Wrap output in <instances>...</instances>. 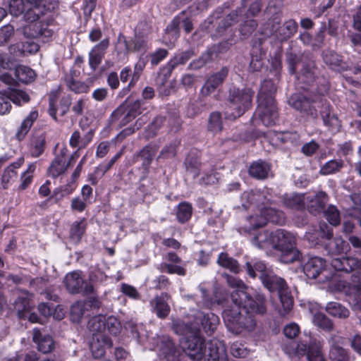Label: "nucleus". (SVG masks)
Masks as SVG:
<instances>
[{"instance_id":"obj_14","label":"nucleus","mask_w":361,"mask_h":361,"mask_svg":"<svg viewBox=\"0 0 361 361\" xmlns=\"http://www.w3.org/2000/svg\"><path fill=\"white\" fill-rule=\"evenodd\" d=\"M227 357L224 343L217 339L210 340L204 348V361H224Z\"/></svg>"},{"instance_id":"obj_23","label":"nucleus","mask_w":361,"mask_h":361,"mask_svg":"<svg viewBox=\"0 0 361 361\" xmlns=\"http://www.w3.org/2000/svg\"><path fill=\"white\" fill-rule=\"evenodd\" d=\"M170 295L166 293H162L157 295L150 301V305L153 312L160 319H165L170 313L171 308L167 301Z\"/></svg>"},{"instance_id":"obj_31","label":"nucleus","mask_w":361,"mask_h":361,"mask_svg":"<svg viewBox=\"0 0 361 361\" xmlns=\"http://www.w3.org/2000/svg\"><path fill=\"white\" fill-rule=\"evenodd\" d=\"M286 56L289 66L290 73L295 74L296 66L301 61L302 54L299 48L293 42H290V45L286 51Z\"/></svg>"},{"instance_id":"obj_21","label":"nucleus","mask_w":361,"mask_h":361,"mask_svg":"<svg viewBox=\"0 0 361 361\" xmlns=\"http://www.w3.org/2000/svg\"><path fill=\"white\" fill-rule=\"evenodd\" d=\"M275 25L274 30H271V25L269 27V32L275 35L281 42H284L295 35L298 30L297 23L292 19L286 21L282 25Z\"/></svg>"},{"instance_id":"obj_3","label":"nucleus","mask_w":361,"mask_h":361,"mask_svg":"<svg viewBox=\"0 0 361 361\" xmlns=\"http://www.w3.org/2000/svg\"><path fill=\"white\" fill-rule=\"evenodd\" d=\"M228 285L235 290L231 293V300L234 305H241L252 313L263 315L267 312V300L265 296L259 293L250 297L246 292L247 286L244 282L227 274L224 275Z\"/></svg>"},{"instance_id":"obj_25","label":"nucleus","mask_w":361,"mask_h":361,"mask_svg":"<svg viewBox=\"0 0 361 361\" xmlns=\"http://www.w3.org/2000/svg\"><path fill=\"white\" fill-rule=\"evenodd\" d=\"M282 0H270L268 6L265 9L269 18L268 20L267 26L271 25V30H274L275 25H279L282 17Z\"/></svg>"},{"instance_id":"obj_6","label":"nucleus","mask_w":361,"mask_h":361,"mask_svg":"<svg viewBox=\"0 0 361 361\" xmlns=\"http://www.w3.org/2000/svg\"><path fill=\"white\" fill-rule=\"evenodd\" d=\"M296 238L290 232L277 229L274 232V249L281 252L280 259L283 263H293L300 259L301 253L295 247Z\"/></svg>"},{"instance_id":"obj_18","label":"nucleus","mask_w":361,"mask_h":361,"mask_svg":"<svg viewBox=\"0 0 361 361\" xmlns=\"http://www.w3.org/2000/svg\"><path fill=\"white\" fill-rule=\"evenodd\" d=\"M331 267L336 271L350 272L358 270L361 272V260L356 257H334L331 261Z\"/></svg>"},{"instance_id":"obj_51","label":"nucleus","mask_w":361,"mask_h":361,"mask_svg":"<svg viewBox=\"0 0 361 361\" xmlns=\"http://www.w3.org/2000/svg\"><path fill=\"white\" fill-rule=\"evenodd\" d=\"M172 327L175 333L179 335H183L184 337L191 335L192 331L199 330V327L195 326L194 324L188 325L179 320L173 322Z\"/></svg>"},{"instance_id":"obj_34","label":"nucleus","mask_w":361,"mask_h":361,"mask_svg":"<svg viewBox=\"0 0 361 361\" xmlns=\"http://www.w3.org/2000/svg\"><path fill=\"white\" fill-rule=\"evenodd\" d=\"M274 232L263 231L256 234L252 239V243L256 247L261 249L274 248L272 239Z\"/></svg>"},{"instance_id":"obj_59","label":"nucleus","mask_w":361,"mask_h":361,"mask_svg":"<svg viewBox=\"0 0 361 361\" xmlns=\"http://www.w3.org/2000/svg\"><path fill=\"white\" fill-rule=\"evenodd\" d=\"M324 214L326 220L331 225L337 226L339 224L341 221L340 213L336 207L330 205L326 210L324 211Z\"/></svg>"},{"instance_id":"obj_45","label":"nucleus","mask_w":361,"mask_h":361,"mask_svg":"<svg viewBox=\"0 0 361 361\" xmlns=\"http://www.w3.org/2000/svg\"><path fill=\"white\" fill-rule=\"evenodd\" d=\"M15 75L23 83L31 82L36 77L35 72L32 69L23 65H19L16 68Z\"/></svg>"},{"instance_id":"obj_44","label":"nucleus","mask_w":361,"mask_h":361,"mask_svg":"<svg viewBox=\"0 0 361 361\" xmlns=\"http://www.w3.org/2000/svg\"><path fill=\"white\" fill-rule=\"evenodd\" d=\"M308 198L305 195H292L284 197L283 204L291 209H302L305 207L306 200Z\"/></svg>"},{"instance_id":"obj_15","label":"nucleus","mask_w":361,"mask_h":361,"mask_svg":"<svg viewBox=\"0 0 361 361\" xmlns=\"http://www.w3.org/2000/svg\"><path fill=\"white\" fill-rule=\"evenodd\" d=\"M270 190L264 188L262 190H247L245 191L241 196L242 206L244 209H247L251 206H255L257 209L259 208V204L264 200H267V196L269 195Z\"/></svg>"},{"instance_id":"obj_56","label":"nucleus","mask_w":361,"mask_h":361,"mask_svg":"<svg viewBox=\"0 0 361 361\" xmlns=\"http://www.w3.org/2000/svg\"><path fill=\"white\" fill-rule=\"evenodd\" d=\"M209 130L213 133H218L222 130V119L219 112H212L209 118Z\"/></svg>"},{"instance_id":"obj_32","label":"nucleus","mask_w":361,"mask_h":361,"mask_svg":"<svg viewBox=\"0 0 361 361\" xmlns=\"http://www.w3.org/2000/svg\"><path fill=\"white\" fill-rule=\"evenodd\" d=\"M45 145V134L42 132L35 133L30 141L32 155L35 157L40 156L44 150Z\"/></svg>"},{"instance_id":"obj_1","label":"nucleus","mask_w":361,"mask_h":361,"mask_svg":"<svg viewBox=\"0 0 361 361\" xmlns=\"http://www.w3.org/2000/svg\"><path fill=\"white\" fill-rule=\"evenodd\" d=\"M56 6V0H11L9 12L13 16H22L25 21L30 23L23 27L25 37L48 41L52 37L53 31L47 24L37 21L54 10Z\"/></svg>"},{"instance_id":"obj_54","label":"nucleus","mask_w":361,"mask_h":361,"mask_svg":"<svg viewBox=\"0 0 361 361\" xmlns=\"http://www.w3.org/2000/svg\"><path fill=\"white\" fill-rule=\"evenodd\" d=\"M86 303L82 301L75 302L71 308V317L74 322H79L86 311Z\"/></svg>"},{"instance_id":"obj_60","label":"nucleus","mask_w":361,"mask_h":361,"mask_svg":"<svg viewBox=\"0 0 361 361\" xmlns=\"http://www.w3.org/2000/svg\"><path fill=\"white\" fill-rule=\"evenodd\" d=\"M35 170L34 164L29 165L27 169L22 174L20 180L21 183L19 185V189L21 190H25L32 180V175Z\"/></svg>"},{"instance_id":"obj_24","label":"nucleus","mask_w":361,"mask_h":361,"mask_svg":"<svg viewBox=\"0 0 361 361\" xmlns=\"http://www.w3.org/2000/svg\"><path fill=\"white\" fill-rule=\"evenodd\" d=\"M331 284L336 291L343 292L346 295L353 297L355 305L361 309V287L357 288L355 286H351L348 282L343 280L332 281Z\"/></svg>"},{"instance_id":"obj_41","label":"nucleus","mask_w":361,"mask_h":361,"mask_svg":"<svg viewBox=\"0 0 361 361\" xmlns=\"http://www.w3.org/2000/svg\"><path fill=\"white\" fill-rule=\"evenodd\" d=\"M324 63L331 69L339 71L343 68L341 57L331 50H326L323 53Z\"/></svg>"},{"instance_id":"obj_22","label":"nucleus","mask_w":361,"mask_h":361,"mask_svg":"<svg viewBox=\"0 0 361 361\" xmlns=\"http://www.w3.org/2000/svg\"><path fill=\"white\" fill-rule=\"evenodd\" d=\"M109 46V39L106 37L94 45L90 50L89 53V65L93 71H95L102 63Z\"/></svg>"},{"instance_id":"obj_42","label":"nucleus","mask_w":361,"mask_h":361,"mask_svg":"<svg viewBox=\"0 0 361 361\" xmlns=\"http://www.w3.org/2000/svg\"><path fill=\"white\" fill-rule=\"evenodd\" d=\"M326 311L331 316L339 319H345L350 314L349 310L345 307L336 302L327 303Z\"/></svg>"},{"instance_id":"obj_61","label":"nucleus","mask_w":361,"mask_h":361,"mask_svg":"<svg viewBox=\"0 0 361 361\" xmlns=\"http://www.w3.org/2000/svg\"><path fill=\"white\" fill-rule=\"evenodd\" d=\"M67 85L70 90L77 93H87L90 90V87L85 82L74 80L67 81Z\"/></svg>"},{"instance_id":"obj_43","label":"nucleus","mask_w":361,"mask_h":361,"mask_svg":"<svg viewBox=\"0 0 361 361\" xmlns=\"http://www.w3.org/2000/svg\"><path fill=\"white\" fill-rule=\"evenodd\" d=\"M37 113L36 111H32L23 121L16 134V137L19 141L25 138L30 128L32 127L33 122L37 119Z\"/></svg>"},{"instance_id":"obj_58","label":"nucleus","mask_w":361,"mask_h":361,"mask_svg":"<svg viewBox=\"0 0 361 361\" xmlns=\"http://www.w3.org/2000/svg\"><path fill=\"white\" fill-rule=\"evenodd\" d=\"M9 98L11 102L18 105H21L22 103H27L30 100L29 95L24 91L16 90L8 91Z\"/></svg>"},{"instance_id":"obj_37","label":"nucleus","mask_w":361,"mask_h":361,"mask_svg":"<svg viewBox=\"0 0 361 361\" xmlns=\"http://www.w3.org/2000/svg\"><path fill=\"white\" fill-rule=\"evenodd\" d=\"M321 116L324 125L327 126L330 130L333 132L339 130L341 126V121L335 114L330 111L329 106H326L325 110L321 112Z\"/></svg>"},{"instance_id":"obj_28","label":"nucleus","mask_w":361,"mask_h":361,"mask_svg":"<svg viewBox=\"0 0 361 361\" xmlns=\"http://www.w3.org/2000/svg\"><path fill=\"white\" fill-rule=\"evenodd\" d=\"M158 147L156 145H147L143 147L137 154L136 159H140L142 161V167L143 169V178H145L148 173L149 168L152 161V159L157 153Z\"/></svg>"},{"instance_id":"obj_27","label":"nucleus","mask_w":361,"mask_h":361,"mask_svg":"<svg viewBox=\"0 0 361 361\" xmlns=\"http://www.w3.org/2000/svg\"><path fill=\"white\" fill-rule=\"evenodd\" d=\"M32 340L37 344V349L42 353H49L54 348V342L49 335H42L38 329H33Z\"/></svg>"},{"instance_id":"obj_38","label":"nucleus","mask_w":361,"mask_h":361,"mask_svg":"<svg viewBox=\"0 0 361 361\" xmlns=\"http://www.w3.org/2000/svg\"><path fill=\"white\" fill-rule=\"evenodd\" d=\"M216 262L220 267L227 269L235 274H238L240 271L237 260L230 257L226 252L219 254Z\"/></svg>"},{"instance_id":"obj_10","label":"nucleus","mask_w":361,"mask_h":361,"mask_svg":"<svg viewBox=\"0 0 361 361\" xmlns=\"http://www.w3.org/2000/svg\"><path fill=\"white\" fill-rule=\"evenodd\" d=\"M64 283L67 290L71 294L82 293L87 295L94 293V287L87 283L78 271H73L66 274Z\"/></svg>"},{"instance_id":"obj_63","label":"nucleus","mask_w":361,"mask_h":361,"mask_svg":"<svg viewBox=\"0 0 361 361\" xmlns=\"http://www.w3.org/2000/svg\"><path fill=\"white\" fill-rule=\"evenodd\" d=\"M0 94L2 95H0V114L4 115L7 113H9L11 109V99L9 98V94L8 93V91H4V92L2 94L1 92H0Z\"/></svg>"},{"instance_id":"obj_55","label":"nucleus","mask_w":361,"mask_h":361,"mask_svg":"<svg viewBox=\"0 0 361 361\" xmlns=\"http://www.w3.org/2000/svg\"><path fill=\"white\" fill-rule=\"evenodd\" d=\"M15 35V28L11 24L0 27V46L7 44Z\"/></svg>"},{"instance_id":"obj_53","label":"nucleus","mask_w":361,"mask_h":361,"mask_svg":"<svg viewBox=\"0 0 361 361\" xmlns=\"http://www.w3.org/2000/svg\"><path fill=\"white\" fill-rule=\"evenodd\" d=\"M312 321L315 326L324 331H330L334 328V324L331 320L323 313H316L313 317Z\"/></svg>"},{"instance_id":"obj_20","label":"nucleus","mask_w":361,"mask_h":361,"mask_svg":"<svg viewBox=\"0 0 361 361\" xmlns=\"http://www.w3.org/2000/svg\"><path fill=\"white\" fill-rule=\"evenodd\" d=\"M90 345L93 356L100 358L104 355L106 348L112 346V342L106 334H97L92 336Z\"/></svg>"},{"instance_id":"obj_26","label":"nucleus","mask_w":361,"mask_h":361,"mask_svg":"<svg viewBox=\"0 0 361 361\" xmlns=\"http://www.w3.org/2000/svg\"><path fill=\"white\" fill-rule=\"evenodd\" d=\"M219 324V317L214 314L198 312L195 316V320L194 325L199 327L200 330V326L205 332L214 331Z\"/></svg>"},{"instance_id":"obj_30","label":"nucleus","mask_w":361,"mask_h":361,"mask_svg":"<svg viewBox=\"0 0 361 361\" xmlns=\"http://www.w3.org/2000/svg\"><path fill=\"white\" fill-rule=\"evenodd\" d=\"M271 168L269 164L264 161L258 160L251 164L249 167V175L258 180H264L268 178Z\"/></svg>"},{"instance_id":"obj_57","label":"nucleus","mask_w":361,"mask_h":361,"mask_svg":"<svg viewBox=\"0 0 361 361\" xmlns=\"http://www.w3.org/2000/svg\"><path fill=\"white\" fill-rule=\"evenodd\" d=\"M85 230V224L81 221L73 224L70 231V238L75 243H78Z\"/></svg>"},{"instance_id":"obj_29","label":"nucleus","mask_w":361,"mask_h":361,"mask_svg":"<svg viewBox=\"0 0 361 361\" xmlns=\"http://www.w3.org/2000/svg\"><path fill=\"white\" fill-rule=\"evenodd\" d=\"M324 248L329 255L334 256L347 252L350 247L342 238L336 237L325 243Z\"/></svg>"},{"instance_id":"obj_49","label":"nucleus","mask_w":361,"mask_h":361,"mask_svg":"<svg viewBox=\"0 0 361 361\" xmlns=\"http://www.w3.org/2000/svg\"><path fill=\"white\" fill-rule=\"evenodd\" d=\"M192 212V207L190 203L186 202L180 203L176 211L178 221L181 224L185 223L191 218Z\"/></svg>"},{"instance_id":"obj_62","label":"nucleus","mask_w":361,"mask_h":361,"mask_svg":"<svg viewBox=\"0 0 361 361\" xmlns=\"http://www.w3.org/2000/svg\"><path fill=\"white\" fill-rule=\"evenodd\" d=\"M120 329L121 324L116 317H109L106 318L105 331H107L111 334L116 335L119 333Z\"/></svg>"},{"instance_id":"obj_33","label":"nucleus","mask_w":361,"mask_h":361,"mask_svg":"<svg viewBox=\"0 0 361 361\" xmlns=\"http://www.w3.org/2000/svg\"><path fill=\"white\" fill-rule=\"evenodd\" d=\"M306 197H309L306 200V203L309 202L307 207L312 212H320L327 202V196L324 192H319L314 195H306Z\"/></svg>"},{"instance_id":"obj_19","label":"nucleus","mask_w":361,"mask_h":361,"mask_svg":"<svg viewBox=\"0 0 361 361\" xmlns=\"http://www.w3.org/2000/svg\"><path fill=\"white\" fill-rule=\"evenodd\" d=\"M342 338L337 335H331L329 338L330 345L329 358L331 361H349L348 352L341 345Z\"/></svg>"},{"instance_id":"obj_52","label":"nucleus","mask_w":361,"mask_h":361,"mask_svg":"<svg viewBox=\"0 0 361 361\" xmlns=\"http://www.w3.org/2000/svg\"><path fill=\"white\" fill-rule=\"evenodd\" d=\"M185 164L187 171L192 173L195 178L199 175L201 162L197 156L192 153L189 154L185 159Z\"/></svg>"},{"instance_id":"obj_8","label":"nucleus","mask_w":361,"mask_h":361,"mask_svg":"<svg viewBox=\"0 0 361 361\" xmlns=\"http://www.w3.org/2000/svg\"><path fill=\"white\" fill-rule=\"evenodd\" d=\"M258 105L255 114V121L269 127L274 126L279 118L278 107L275 99H257Z\"/></svg>"},{"instance_id":"obj_48","label":"nucleus","mask_w":361,"mask_h":361,"mask_svg":"<svg viewBox=\"0 0 361 361\" xmlns=\"http://www.w3.org/2000/svg\"><path fill=\"white\" fill-rule=\"evenodd\" d=\"M343 167V161L342 159H331L322 165L319 170V173L327 176L336 173Z\"/></svg>"},{"instance_id":"obj_7","label":"nucleus","mask_w":361,"mask_h":361,"mask_svg":"<svg viewBox=\"0 0 361 361\" xmlns=\"http://www.w3.org/2000/svg\"><path fill=\"white\" fill-rule=\"evenodd\" d=\"M254 92L249 88H231L227 96V102L231 111L226 112V117L235 119L247 111L252 104Z\"/></svg>"},{"instance_id":"obj_47","label":"nucleus","mask_w":361,"mask_h":361,"mask_svg":"<svg viewBox=\"0 0 361 361\" xmlns=\"http://www.w3.org/2000/svg\"><path fill=\"white\" fill-rule=\"evenodd\" d=\"M276 91V87L273 81L270 80H265L261 85L257 99H264V100H268L269 99H274Z\"/></svg>"},{"instance_id":"obj_5","label":"nucleus","mask_w":361,"mask_h":361,"mask_svg":"<svg viewBox=\"0 0 361 361\" xmlns=\"http://www.w3.org/2000/svg\"><path fill=\"white\" fill-rule=\"evenodd\" d=\"M222 314L226 326L235 334H240L244 330L252 331L256 325L253 314L241 305H234L225 309Z\"/></svg>"},{"instance_id":"obj_50","label":"nucleus","mask_w":361,"mask_h":361,"mask_svg":"<svg viewBox=\"0 0 361 361\" xmlns=\"http://www.w3.org/2000/svg\"><path fill=\"white\" fill-rule=\"evenodd\" d=\"M316 68L314 62L310 61L302 65L301 73L299 76L303 82L311 83L315 78Z\"/></svg>"},{"instance_id":"obj_9","label":"nucleus","mask_w":361,"mask_h":361,"mask_svg":"<svg viewBox=\"0 0 361 361\" xmlns=\"http://www.w3.org/2000/svg\"><path fill=\"white\" fill-rule=\"evenodd\" d=\"M205 344L204 339L200 336L199 330L192 331L191 335L183 337L180 341L182 350L195 361L203 359Z\"/></svg>"},{"instance_id":"obj_2","label":"nucleus","mask_w":361,"mask_h":361,"mask_svg":"<svg viewBox=\"0 0 361 361\" xmlns=\"http://www.w3.org/2000/svg\"><path fill=\"white\" fill-rule=\"evenodd\" d=\"M245 268L250 277L255 278L258 276L264 287L269 291L278 292L283 307V310L280 311V314L282 316L286 315L293 307V300L285 280L274 274L261 262H256L254 266L250 262H247Z\"/></svg>"},{"instance_id":"obj_40","label":"nucleus","mask_w":361,"mask_h":361,"mask_svg":"<svg viewBox=\"0 0 361 361\" xmlns=\"http://www.w3.org/2000/svg\"><path fill=\"white\" fill-rule=\"evenodd\" d=\"M243 12L242 8H238L231 12L224 18H223L218 25L216 32L219 35H223L226 28L231 26L238 21L239 14Z\"/></svg>"},{"instance_id":"obj_39","label":"nucleus","mask_w":361,"mask_h":361,"mask_svg":"<svg viewBox=\"0 0 361 361\" xmlns=\"http://www.w3.org/2000/svg\"><path fill=\"white\" fill-rule=\"evenodd\" d=\"M93 133L92 131L87 133L83 137H81L78 130L73 133L70 138V145L73 147H78L79 149L85 148L92 140Z\"/></svg>"},{"instance_id":"obj_11","label":"nucleus","mask_w":361,"mask_h":361,"mask_svg":"<svg viewBox=\"0 0 361 361\" xmlns=\"http://www.w3.org/2000/svg\"><path fill=\"white\" fill-rule=\"evenodd\" d=\"M326 262L325 260L319 257H313L310 258L303 266V271L305 275L310 279H317L319 276H324L320 277L319 281L320 282H324L325 280H329L330 276L324 274L326 272Z\"/></svg>"},{"instance_id":"obj_13","label":"nucleus","mask_w":361,"mask_h":361,"mask_svg":"<svg viewBox=\"0 0 361 361\" xmlns=\"http://www.w3.org/2000/svg\"><path fill=\"white\" fill-rule=\"evenodd\" d=\"M299 355H306L308 361H326L322 351V343L317 340L311 341L308 345L298 343L294 348Z\"/></svg>"},{"instance_id":"obj_46","label":"nucleus","mask_w":361,"mask_h":361,"mask_svg":"<svg viewBox=\"0 0 361 361\" xmlns=\"http://www.w3.org/2000/svg\"><path fill=\"white\" fill-rule=\"evenodd\" d=\"M106 317L103 315H97L90 319L87 324V328L92 333V336L97 334H105Z\"/></svg>"},{"instance_id":"obj_4","label":"nucleus","mask_w":361,"mask_h":361,"mask_svg":"<svg viewBox=\"0 0 361 361\" xmlns=\"http://www.w3.org/2000/svg\"><path fill=\"white\" fill-rule=\"evenodd\" d=\"M259 216H250L247 220L250 226L246 227V230L255 229L262 227L267 224L268 221L274 224L282 225L285 223V215L283 212L277 208V204L274 200V197L271 192L267 196V200H264L259 204L258 209Z\"/></svg>"},{"instance_id":"obj_35","label":"nucleus","mask_w":361,"mask_h":361,"mask_svg":"<svg viewBox=\"0 0 361 361\" xmlns=\"http://www.w3.org/2000/svg\"><path fill=\"white\" fill-rule=\"evenodd\" d=\"M32 295L27 291H23L18 296L14 302V309L19 317H25L24 313L30 308V300Z\"/></svg>"},{"instance_id":"obj_64","label":"nucleus","mask_w":361,"mask_h":361,"mask_svg":"<svg viewBox=\"0 0 361 361\" xmlns=\"http://www.w3.org/2000/svg\"><path fill=\"white\" fill-rule=\"evenodd\" d=\"M146 62L144 59H140L134 67V73L128 86H133L140 79V75L145 66Z\"/></svg>"},{"instance_id":"obj_12","label":"nucleus","mask_w":361,"mask_h":361,"mask_svg":"<svg viewBox=\"0 0 361 361\" xmlns=\"http://www.w3.org/2000/svg\"><path fill=\"white\" fill-rule=\"evenodd\" d=\"M290 106L300 111L304 116L310 117L313 119L317 118V111L312 105L310 99L300 93L292 94L288 101Z\"/></svg>"},{"instance_id":"obj_16","label":"nucleus","mask_w":361,"mask_h":361,"mask_svg":"<svg viewBox=\"0 0 361 361\" xmlns=\"http://www.w3.org/2000/svg\"><path fill=\"white\" fill-rule=\"evenodd\" d=\"M79 154L78 151L75 152L70 157L68 162L66 164V159L65 157V153L61 152L51 162L48 172L52 177L56 178L64 173L67 167L75 162L78 158Z\"/></svg>"},{"instance_id":"obj_17","label":"nucleus","mask_w":361,"mask_h":361,"mask_svg":"<svg viewBox=\"0 0 361 361\" xmlns=\"http://www.w3.org/2000/svg\"><path fill=\"white\" fill-rule=\"evenodd\" d=\"M228 69L224 67L220 71L210 75L201 89L200 94L207 97L213 93L216 88L221 85L228 75Z\"/></svg>"},{"instance_id":"obj_36","label":"nucleus","mask_w":361,"mask_h":361,"mask_svg":"<svg viewBox=\"0 0 361 361\" xmlns=\"http://www.w3.org/2000/svg\"><path fill=\"white\" fill-rule=\"evenodd\" d=\"M24 162V158L20 157L18 159L17 161L12 163L10 164L4 171L1 178V182L3 184L4 188H7V185L10 183L11 181L14 180L17 177L16 169L20 168L21 165Z\"/></svg>"}]
</instances>
